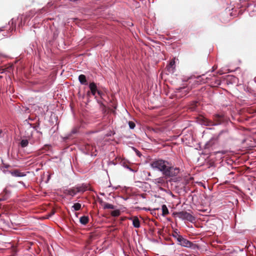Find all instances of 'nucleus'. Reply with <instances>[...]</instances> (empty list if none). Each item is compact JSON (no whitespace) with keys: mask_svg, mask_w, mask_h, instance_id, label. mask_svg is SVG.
Masks as SVG:
<instances>
[{"mask_svg":"<svg viewBox=\"0 0 256 256\" xmlns=\"http://www.w3.org/2000/svg\"><path fill=\"white\" fill-rule=\"evenodd\" d=\"M168 164L169 162L167 160L158 159L150 162V166L153 170H158L162 174Z\"/></svg>","mask_w":256,"mask_h":256,"instance_id":"obj_1","label":"nucleus"},{"mask_svg":"<svg viewBox=\"0 0 256 256\" xmlns=\"http://www.w3.org/2000/svg\"><path fill=\"white\" fill-rule=\"evenodd\" d=\"M180 172V170L179 168L172 166L169 164L163 172L162 174L165 178H173L177 176Z\"/></svg>","mask_w":256,"mask_h":256,"instance_id":"obj_2","label":"nucleus"},{"mask_svg":"<svg viewBox=\"0 0 256 256\" xmlns=\"http://www.w3.org/2000/svg\"><path fill=\"white\" fill-rule=\"evenodd\" d=\"M172 214L180 219L186 220L190 222H194L195 221L194 217L186 212H174Z\"/></svg>","mask_w":256,"mask_h":256,"instance_id":"obj_3","label":"nucleus"},{"mask_svg":"<svg viewBox=\"0 0 256 256\" xmlns=\"http://www.w3.org/2000/svg\"><path fill=\"white\" fill-rule=\"evenodd\" d=\"M89 88L90 90V92L93 96L96 97V94L97 93L100 97L102 98L104 94L102 92L98 89L96 84L95 82H90L89 84Z\"/></svg>","mask_w":256,"mask_h":256,"instance_id":"obj_4","label":"nucleus"},{"mask_svg":"<svg viewBox=\"0 0 256 256\" xmlns=\"http://www.w3.org/2000/svg\"><path fill=\"white\" fill-rule=\"evenodd\" d=\"M150 181L158 186H164L166 184L165 178L164 176H160L156 178L151 180Z\"/></svg>","mask_w":256,"mask_h":256,"instance_id":"obj_5","label":"nucleus"},{"mask_svg":"<svg viewBox=\"0 0 256 256\" xmlns=\"http://www.w3.org/2000/svg\"><path fill=\"white\" fill-rule=\"evenodd\" d=\"M177 242L178 244L186 248H191L192 245V242L184 238L182 236L180 238Z\"/></svg>","mask_w":256,"mask_h":256,"instance_id":"obj_6","label":"nucleus"},{"mask_svg":"<svg viewBox=\"0 0 256 256\" xmlns=\"http://www.w3.org/2000/svg\"><path fill=\"white\" fill-rule=\"evenodd\" d=\"M176 67L175 58L170 61L169 64L167 66L166 68L170 72H174Z\"/></svg>","mask_w":256,"mask_h":256,"instance_id":"obj_7","label":"nucleus"},{"mask_svg":"<svg viewBox=\"0 0 256 256\" xmlns=\"http://www.w3.org/2000/svg\"><path fill=\"white\" fill-rule=\"evenodd\" d=\"M32 132L30 136H28V139H22V140L20 141V146L22 148H26V147L28 146V140L30 141V144H32L34 142H32L30 140V138L32 136Z\"/></svg>","mask_w":256,"mask_h":256,"instance_id":"obj_8","label":"nucleus"},{"mask_svg":"<svg viewBox=\"0 0 256 256\" xmlns=\"http://www.w3.org/2000/svg\"><path fill=\"white\" fill-rule=\"evenodd\" d=\"M129 220L132 221L134 227L139 228L140 226V220L137 216L130 218Z\"/></svg>","mask_w":256,"mask_h":256,"instance_id":"obj_9","label":"nucleus"},{"mask_svg":"<svg viewBox=\"0 0 256 256\" xmlns=\"http://www.w3.org/2000/svg\"><path fill=\"white\" fill-rule=\"evenodd\" d=\"M10 173L14 176L16 177H23L26 176V174L23 172H20L18 170H15L14 171H10Z\"/></svg>","mask_w":256,"mask_h":256,"instance_id":"obj_10","label":"nucleus"},{"mask_svg":"<svg viewBox=\"0 0 256 256\" xmlns=\"http://www.w3.org/2000/svg\"><path fill=\"white\" fill-rule=\"evenodd\" d=\"M78 80L82 84H84V85L88 84L86 77L84 74H80L78 76Z\"/></svg>","mask_w":256,"mask_h":256,"instance_id":"obj_11","label":"nucleus"},{"mask_svg":"<svg viewBox=\"0 0 256 256\" xmlns=\"http://www.w3.org/2000/svg\"><path fill=\"white\" fill-rule=\"evenodd\" d=\"M88 221L89 218L88 216H84L80 217V223L83 225H86V224H87L88 222Z\"/></svg>","mask_w":256,"mask_h":256,"instance_id":"obj_12","label":"nucleus"},{"mask_svg":"<svg viewBox=\"0 0 256 256\" xmlns=\"http://www.w3.org/2000/svg\"><path fill=\"white\" fill-rule=\"evenodd\" d=\"M88 186L86 184H82L80 186H78L76 187V189L78 192H83L86 190Z\"/></svg>","mask_w":256,"mask_h":256,"instance_id":"obj_13","label":"nucleus"},{"mask_svg":"<svg viewBox=\"0 0 256 256\" xmlns=\"http://www.w3.org/2000/svg\"><path fill=\"white\" fill-rule=\"evenodd\" d=\"M162 216H165L169 214L168 210L166 205L163 204L162 206Z\"/></svg>","mask_w":256,"mask_h":256,"instance_id":"obj_14","label":"nucleus"},{"mask_svg":"<svg viewBox=\"0 0 256 256\" xmlns=\"http://www.w3.org/2000/svg\"><path fill=\"white\" fill-rule=\"evenodd\" d=\"M104 209H110V210H114L115 208V206L113 204L106 202L104 203Z\"/></svg>","mask_w":256,"mask_h":256,"instance_id":"obj_15","label":"nucleus"},{"mask_svg":"<svg viewBox=\"0 0 256 256\" xmlns=\"http://www.w3.org/2000/svg\"><path fill=\"white\" fill-rule=\"evenodd\" d=\"M82 206L80 203H75L72 206V210L74 211H78L81 209Z\"/></svg>","mask_w":256,"mask_h":256,"instance_id":"obj_16","label":"nucleus"},{"mask_svg":"<svg viewBox=\"0 0 256 256\" xmlns=\"http://www.w3.org/2000/svg\"><path fill=\"white\" fill-rule=\"evenodd\" d=\"M3 192L4 194V198H3V200H6L10 194V191L6 188Z\"/></svg>","mask_w":256,"mask_h":256,"instance_id":"obj_17","label":"nucleus"},{"mask_svg":"<svg viewBox=\"0 0 256 256\" xmlns=\"http://www.w3.org/2000/svg\"><path fill=\"white\" fill-rule=\"evenodd\" d=\"M16 20H14V18H12L9 22H8V24L9 25H12V28H10V30H13L14 28H16Z\"/></svg>","mask_w":256,"mask_h":256,"instance_id":"obj_18","label":"nucleus"},{"mask_svg":"<svg viewBox=\"0 0 256 256\" xmlns=\"http://www.w3.org/2000/svg\"><path fill=\"white\" fill-rule=\"evenodd\" d=\"M78 192H77L76 188L71 189L68 191L69 195H70L72 196H74Z\"/></svg>","mask_w":256,"mask_h":256,"instance_id":"obj_19","label":"nucleus"},{"mask_svg":"<svg viewBox=\"0 0 256 256\" xmlns=\"http://www.w3.org/2000/svg\"><path fill=\"white\" fill-rule=\"evenodd\" d=\"M111 214L113 216H118L120 214V212L119 210H114L112 211Z\"/></svg>","mask_w":256,"mask_h":256,"instance_id":"obj_20","label":"nucleus"},{"mask_svg":"<svg viewBox=\"0 0 256 256\" xmlns=\"http://www.w3.org/2000/svg\"><path fill=\"white\" fill-rule=\"evenodd\" d=\"M173 238H176V240L178 241L180 238L182 236L180 235L177 232H175L174 234H172Z\"/></svg>","mask_w":256,"mask_h":256,"instance_id":"obj_21","label":"nucleus"},{"mask_svg":"<svg viewBox=\"0 0 256 256\" xmlns=\"http://www.w3.org/2000/svg\"><path fill=\"white\" fill-rule=\"evenodd\" d=\"M228 134V131L226 130H222L220 131L218 135V138H220L221 136L223 134Z\"/></svg>","mask_w":256,"mask_h":256,"instance_id":"obj_22","label":"nucleus"},{"mask_svg":"<svg viewBox=\"0 0 256 256\" xmlns=\"http://www.w3.org/2000/svg\"><path fill=\"white\" fill-rule=\"evenodd\" d=\"M128 124L130 129H134L136 126L134 122L132 121L128 122Z\"/></svg>","mask_w":256,"mask_h":256,"instance_id":"obj_23","label":"nucleus"},{"mask_svg":"<svg viewBox=\"0 0 256 256\" xmlns=\"http://www.w3.org/2000/svg\"><path fill=\"white\" fill-rule=\"evenodd\" d=\"M197 102H193V104L190 108L192 111L196 110Z\"/></svg>","mask_w":256,"mask_h":256,"instance_id":"obj_24","label":"nucleus"},{"mask_svg":"<svg viewBox=\"0 0 256 256\" xmlns=\"http://www.w3.org/2000/svg\"><path fill=\"white\" fill-rule=\"evenodd\" d=\"M228 152V151L226 150H222L216 152L215 153H216V154H222L223 155V154H226Z\"/></svg>","mask_w":256,"mask_h":256,"instance_id":"obj_25","label":"nucleus"},{"mask_svg":"<svg viewBox=\"0 0 256 256\" xmlns=\"http://www.w3.org/2000/svg\"><path fill=\"white\" fill-rule=\"evenodd\" d=\"M201 78H202V76H200L196 78V82H200V83H202V82L204 83V82H206V81H205V80H204L203 82H202L201 81Z\"/></svg>","mask_w":256,"mask_h":256,"instance_id":"obj_26","label":"nucleus"},{"mask_svg":"<svg viewBox=\"0 0 256 256\" xmlns=\"http://www.w3.org/2000/svg\"><path fill=\"white\" fill-rule=\"evenodd\" d=\"M124 167L126 168L127 169H128L129 170L131 171V172H136V171L134 170H132V168H130L128 166V165H126V166H124Z\"/></svg>","mask_w":256,"mask_h":256,"instance_id":"obj_27","label":"nucleus"},{"mask_svg":"<svg viewBox=\"0 0 256 256\" xmlns=\"http://www.w3.org/2000/svg\"><path fill=\"white\" fill-rule=\"evenodd\" d=\"M78 132V129L76 128H74L73 130H72L71 131V133L72 134H75L76 133H77Z\"/></svg>","mask_w":256,"mask_h":256,"instance_id":"obj_28","label":"nucleus"},{"mask_svg":"<svg viewBox=\"0 0 256 256\" xmlns=\"http://www.w3.org/2000/svg\"><path fill=\"white\" fill-rule=\"evenodd\" d=\"M100 203L104 207V203H106V202H103V200H100Z\"/></svg>","mask_w":256,"mask_h":256,"instance_id":"obj_29","label":"nucleus"},{"mask_svg":"<svg viewBox=\"0 0 256 256\" xmlns=\"http://www.w3.org/2000/svg\"><path fill=\"white\" fill-rule=\"evenodd\" d=\"M33 128L38 133H39L40 135L42 134V132L36 130V126H34Z\"/></svg>","mask_w":256,"mask_h":256,"instance_id":"obj_30","label":"nucleus"},{"mask_svg":"<svg viewBox=\"0 0 256 256\" xmlns=\"http://www.w3.org/2000/svg\"><path fill=\"white\" fill-rule=\"evenodd\" d=\"M19 183L22 184V185H23L24 186L25 188H26V186L24 183L23 182L20 181V182H19Z\"/></svg>","mask_w":256,"mask_h":256,"instance_id":"obj_31","label":"nucleus"},{"mask_svg":"<svg viewBox=\"0 0 256 256\" xmlns=\"http://www.w3.org/2000/svg\"><path fill=\"white\" fill-rule=\"evenodd\" d=\"M54 211L52 212L51 213L49 214V216H52V215H54Z\"/></svg>","mask_w":256,"mask_h":256,"instance_id":"obj_32","label":"nucleus"},{"mask_svg":"<svg viewBox=\"0 0 256 256\" xmlns=\"http://www.w3.org/2000/svg\"><path fill=\"white\" fill-rule=\"evenodd\" d=\"M216 117L218 118H220L222 117V116L220 115V114H216Z\"/></svg>","mask_w":256,"mask_h":256,"instance_id":"obj_33","label":"nucleus"},{"mask_svg":"<svg viewBox=\"0 0 256 256\" xmlns=\"http://www.w3.org/2000/svg\"><path fill=\"white\" fill-rule=\"evenodd\" d=\"M3 28H4L2 27V28H0V32H1V31H2V30H3V29H2Z\"/></svg>","mask_w":256,"mask_h":256,"instance_id":"obj_34","label":"nucleus"},{"mask_svg":"<svg viewBox=\"0 0 256 256\" xmlns=\"http://www.w3.org/2000/svg\"><path fill=\"white\" fill-rule=\"evenodd\" d=\"M184 88H180V90H184Z\"/></svg>","mask_w":256,"mask_h":256,"instance_id":"obj_35","label":"nucleus"},{"mask_svg":"<svg viewBox=\"0 0 256 256\" xmlns=\"http://www.w3.org/2000/svg\"><path fill=\"white\" fill-rule=\"evenodd\" d=\"M148 176H151V174H150V172H148Z\"/></svg>","mask_w":256,"mask_h":256,"instance_id":"obj_36","label":"nucleus"},{"mask_svg":"<svg viewBox=\"0 0 256 256\" xmlns=\"http://www.w3.org/2000/svg\"><path fill=\"white\" fill-rule=\"evenodd\" d=\"M100 194L102 195V196H104V193H101Z\"/></svg>","mask_w":256,"mask_h":256,"instance_id":"obj_37","label":"nucleus"},{"mask_svg":"<svg viewBox=\"0 0 256 256\" xmlns=\"http://www.w3.org/2000/svg\"><path fill=\"white\" fill-rule=\"evenodd\" d=\"M2 132V130H0V134Z\"/></svg>","mask_w":256,"mask_h":256,"instance_id":"obj_38","label":"nucleus"},{"mask_svg":"<svg viewBox=\"0 0 256 256\" xmlns=\"http://www.w3.org/2000/svg\"><path fill=\"white\" fill-rule=\"evenodd\" d=\"M213 125L214 126H216V125H218V124H214Z\"/></svg>","mask_w":256,"mask_h":256,"instance_id":"obj_39","label":"nucleus"},{"mask_svg":"<svg viewBox=\"0 0 256 256\" xmlns=\"http://www.w3.org/2000/svg\"><path fill=\"white\" fill-rule=\"evenodd\" d=\"M1 77H2V76H0V78H1Z\"/></svg>","mask_w":256,"mask_h":256,"instance_id":"obj_40","label":"nucleus"}]
</instances>
